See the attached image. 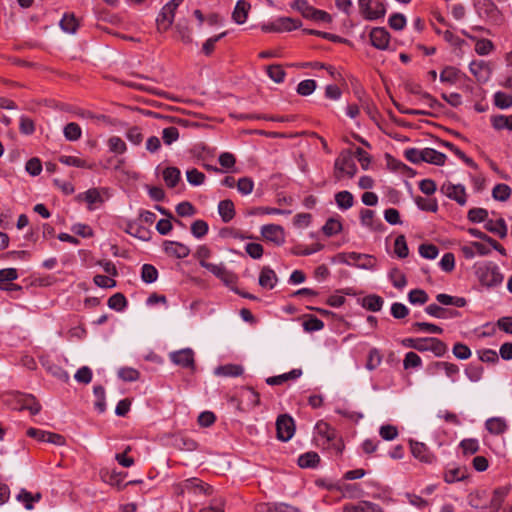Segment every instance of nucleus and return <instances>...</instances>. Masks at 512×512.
I'll return each mask as SVG.
<instances>
[{"label": "nucleus", "mask_w": 512, "mask_h": 512, "mask_svg": "<svg viewBox=\"0 0 512 512\" xmlns=\"http://www.w3.org/2000/svg\"><path fill=\"white\" fill-rule=\"evenodd\" d=\"M478 281L487 288L499 286L504 279L498 265L491 261L478 262L474 265Z\"/></svg>", "instance_id": "nucleus-1"}, {"label": "nucleus", "mask_w": 512, "mask_h": 512, "mask_svg": "<svg viewBox=\"0 0 512 512\" xmlns=\"http://www.w3.org/2000/svg\"><path fill=\"white\" fill-rule=\"evenodd\" d=\"M358 8L364 19L374 21L385 16L386 9L379 0H358Z\"/></svg>", "instance_id": "nucleus-2"}, {"label": "nucleus", "mask_w": 512, "mask_h": 512, "mask_svg": "<svg viewBox=\"0 0 512 512\" xmlns=\"http://www.w3.org/2000/svg\"><path fill=\"white\" fill-rule=\"evenodd\" d=\"M78 200L84 201L87 203V207L90 211L97 208L98 205L104 203V201L109 198L108 189L102 188H91L87 191L80 193L77 196Z\"/></svg>", "instance_id": "nucleus-3"}, {"label": "nucleus", "mask_w": 512, "mask_h": 512, "mask_svg": "<svg viewBox=\"0 0 512 512\" xmlns=\"http://www.w3.org/2000/svg\"><path fill=\"white\" fill-rule=\"evenodd\" d=\"M177 494L193 493L195 495L210 494L211 487L198 478L186 479L176 487Z\"/></svg>", "instance_id": "nucleus-4"}, {"label": "nucleus", "mask_w": 512, "mask_h": 512, "mask_svg": "<svg viewBox=\"0 0 512 512\" xmlns=\"http://www.w3.org/2000/svg\"><path fill=\"white\" fill-rule=\"evenodd\" d=\"M409 445L412 455L420 462L429 465L437 462V456L426 444L419 441L410 440Z\"/></svg>", "instance_id": "nucleus-5"}, {"label": "nucleus", "mask_w": 512, "mask_h": 512, "mask_svg": "<svg viewBox=\"0 0 512 512\" xmlns=\"http://www.w3.org/2000/svg\"><path fill=\"white\" fill-rule=\"evenodd\" d=\"M301 27V21L294 18L289 17H281L274 20L267 25H263V30H268L269 32H292Z\"/></svg>", "instance_id": "nucleus-6"}, {"label": "nucleus", "mask_w": 512, "mask_h": 512, "mask_svg": "<svg viewBox=\"0 0 512 512\" xmlns=\"http://www.w3.org/2000/svg\"><path fill=\"white\" fill-rule=\"evenodd\" d=\"M342 258L347 265H354L362 269H373L375 267V259L367 254L348 252L343 253Z\"/></svg>", "instance_id": "nucleus-7"}, {"label": "nucleus", "mask_w": 512, "mask_h": 512, "mask_svg": "<svg viewBox=\"0 0 512 512\" xmlns=\"http://www.w3.org/2000/svg\"><path fill=\"white\" fill-rule=\"evenodd\" d=\"M277 437L281 441L290 440L295 433V424L292 417L280 415L276 421Z\"/></svg>", "instance_id": "nucleus-8"}, {"label": "nucleus", "mask_w": 512, "mask_h": 512, "mask_svg": "<svg viewBox=\"0 0 512 512\" xmlns=\"http://www.w3.org/2000/svg\"><path fill=\"white\" fill-rule=\"evenodd\" d=\"M440 190L444 195L456 201L461 206H464L467 202L466 190L465 187L461 184L445 182L441 186Z\"/></svg>", "instance_id": "nucleus-9"}, {"label": "nucleus", "mask_w": 512, "mask_h": 512, "mask_svg": "<svg viewBox=\"0 0 512 512\" xmlns=\"http://www.w3.org/2000/svg\"><path fill=\"white\" fill-rule=\"evenodd\" d=\"M183 0H171L161 10L156 21L159 29L166 30L173 21L174 12Z\"/></svg>", "instance_id": "nucleus-10"}, {"label": "nucleus", "mask_w": 512, "mask_h": 512, "mask_svg": "<svg viewBox=\"0 0 512 512\" xmlns=\"http://www.w3.org/2000/svg\"><path fill=\"white\" fill-rule=\"evenodd\" d=\"M419 347L418 351H431L437 357L443 356L447 351L444 342L434 337L420 338Z\"/></svg>", "instance_id": "nucleus-11"}, {"label": "nucleus", "mask_w": 512, "mask_h": 512, "mask_svg": "<svg viewBox=\"0 0 512 512\" xmlns=\"http://www.w3.org/2000/svg\"><path fill=\"white\" fill-rule=\"evenodd\" d=\"M335 168L340 173L353 177L357 172V166L350 152H343L335 161Z\"/></svg>", "instance_id": "nucleus-12"}, {"label": "nucleus", "mask_w": 512, "mask_h": 512, "mask_svg": "<svg viewBox=\"0 0 512 512\" xmlns=\"http://www.w3.org/2000/svg\"><path fill=\"white\" fill-rule=\"evenodd\" d=\"M170 360L183 368H194V352L190 348H184L169 354Z\"/></svg>", "instance_id": "nucleus-13"}, {"label": "nucleus", "mask_w": 512, "mask_h": 512, "mask_svg": "<svg viewBox=\"0 0 512 512\" xmlns=\"http://www.w3.org/2000/svg\"><path fill=\"white\" fill-rule=\"evenodd\" d=\"M261 235L276 245H281L285 241L284 229L280 225L268 224L261 227Z\"/></svg>", "instance_id": "nucleus-14"}, {"label": "nucleus", "mask_w": 512, "mask_h": 512, "mask_svg": "<svg viewBox=\"0 0 512 512\" xmlns=\"http://www.w3.org/2000/svg\"><path fill=\"white\" fill-rule=\"evenodd\" d=\"M163 250L168 256L177 259L186 258L190 254V249L187 245L176 241H164Z\"/></svg>", "instance_id": "nucleus-15"}, {"label": "nucleus", "mask_w": 512, "mask_h": 512, "mask_svg": "<svg viewBox=\"0 0 512 512\" xmlns=\"http://www.w3.org/2000/svg\"><path fill=\"white\" fill-rule=\"evenodd\" d=\"M205 269L211 272L215 277L220 279L226 285L233 284L236 281L235 275L226 269L224 263L205 264Z\"/></svg>", "instance_id": "nucleus-16"}, {"label": "nucleus", "mask_w": 512, "mask_h": 512, "mask_svg": "<svg viewBox=\"0 0 512 512\" xmlns=\"http://www.w3.org/2000/svg\"><path fill=\"white\" fill-rule=\"evenodd\" d=\"M469 70L479 82H487L490 79V66L483 60L472 61L469 65Z\"/></svg>", "instance_id": "nucleus-17"}, {"label": "nucleus", "mask_w": 512, "mask_h": 512, "mask_svg": "<svg viewBox=\"0 0 512 512\" xmlns=\"http://www.w3.org/2000/svg\"><path fill=\"white\" fill-rule=\"evenodd\" d=\"M461 251L463 255L467 259H472L476 255L485 256L490 253V248L484 243L481 242H471L469 245H464L461 247Z\"/></svg>", "instance_id": "nucleus-18"}, {"label": "nucleus", "mask_w": 512, "mask_h": 512, "mask_svg": "<svg viewBox=\"0 0 512 512\" xmlns=\"http://www.w3.org/2000/svg\"><path fill=\"white\" fill-rule=\"evenodd\" d=\"M343 512H383L382 508L370 501H360L357 504H347Z\"/></svg>", "instance_id": "nucleus-19"}, {"label": "nucleus", "mask_w": 512, "mask_h": 512, "mask_svg": "<svg viewBox=\"0 0 512 512\" xmlns=\"http://www.w3.org/2000/svg\"><path fill=\"white\" fill-rule=\"evenodd\" d=\"M485 427L493 435H501L508 429L507 421L502 417H492L486 420Z\"/></svg>", "instance_id": "nucleus-20"}, {"label": "nucleus", "mask_w": 512, "mask_h": 512, "mask_svg": "<svg viewBox=\"0 0 512 512\" xmlns=\"http://www.w3.org/2000/svg\"><path fill=\"white\" fill-rule=\"evenodd\" d=\"M446 160V155L432 148L422 149V162L431 163L434 165H443Z\"/></svg>", "instance_id": "nucleus-21"}, {"label": "nucleus", "mask_w": 512, "mask_h": 512, "mask_svg": "<svg viewBox=\"0 0 512 512\" xmlns=\"http://www.w3.org/2000/svg\"><path fill=\"white\" fill-rule=\"evenodd\" d=\"M467 477L466 470L462 467H447L444 472V481L448 484L459 482Z\"/></svg>", "instance_id": "nucleus-22"}, {"label": "nucleus", "mask_w": 512, "mask_h": 512, "mask_svg": "<svg viewBox=\"0 0 512 512\" xmlns=\"http://www.w3.org/2000/svg\"><path fill=\"white\" fill-rule=\"evenodd\" d=\"M257 512H300L298 508L285 504H259L257 505Z\"/></svg>", "instance_id": "nucleus-23"}, {"label": "nucleus", "mask_w": 512, "mask_h": 512, "mask_svg": "<svg viewBox=\"0 0 512 512\" xmlns=\"http://www.w3.org/2000/svg\"><path fill=\"white\" fill-rule=\"evenodd\" d=\"M276 273L269 267H264L259 276V284L265 289H272L277 283Z\"/></svg>", "instance_id": "nucleus-24"}, {"label": "nucleus", "mask_w": 512, "mask_h": 512, "mask_svg": "<svg viewBox=\"0 0 512 512\" xmlns=\"http://www.w3.org/2000/svg\"><path fill=\"white\" fill-rule=\"evenodd\" d=\"M367 36L371 44L380 50L390 49V34H362L361 38Z\"/></svg>", "instance_id": "nucleus-25"}, {"label": "nucleus", "mask_w": 512, "mask_h": 512, "mask_svg": "<svg viewBox=\"0 0 512 512\" xmlns=\"http://www.w3.org/2000/svg\"><path fill=\"white\" fill-rule=\"evenodd\" d=\"M218 213L224 223L230 222L235 216L234 204L231 200H222L218 204Z\"/></svg>", "instance_id": "nucleus-26"}, {"label": "nucleus", "mask_w": 512, "mask_h": 512, "mask_svg": "<svg viewBox=\"0 0 512 512\" xmlns=\"http://www.w3.org/2000/svg\"><path fill=\"white\" fill-rule=\"evenodd\" d=\"M250 7V4L245 0H239L232 13L233 20L238 24H243L247 19Z\"/></svg>", "instance_id": "nucleus-27"}, {"label": "nucleus", "mask_w": 512, "mask_h": 512, "mask_svg": "<svg viewBox=\"0 0 512 512\" xmlns=\"http://www.w3.org/2000/svg\"><path fill=\"white\" fill-rule=\"evenodd\" d=\"M302 375L301 369H293L288 373H284L278 376L269 377L266 380L268 385H281L288 380L297 379Z\"/></svg>", "instance_id": "nucleus-28"}, {"label": "nucleus", "mask_w": 512, "mask_h": 512, "mask_svg": "<svg viewBox=\"0 0 512 512\" xmlns=\"http://www.w3.org/2000/svg\"><path fill=\"white\" fill-rule=\"evenodd\" d=\"M59 162L64 165L73 166L77 168L92 169L94 167L92 163H88L84 159L70 155H61L59 157Z\"/></svg>", "instance_id": "nucleus-29"}, {"label": "nucleus", "mask_w": 512, "mask_h": 512, "mask_svg": "<svg viewBox=\"0 0 512 512\" xmlns=\"http://www.w3.org/2000/svg\"><path fill=\"white\" fill-rule=\"evenodd\" d=\"M59 25L63 32H76L79 29V20L73 13H65Z\"/></svg>", "instance_id": "nucleus-30"}, {"label": "nucleus", "mask_w": 512, "mask_h": 512, "mask_svg": "<svg viewBox=\"0 0 512 512\" xmlns=\"http://www.w3.org/2000/svg\"><path fill=\"white\" fill-rule=\"evenodd\" d=\"M432 368L436 370H443L448 378L455 383L457 375L459 374V368L457 365L449 362H435Z\"/></svg>", "instance_id": "nucleus-31"}, {"label": "nucleus", "mask_w": 512, "mask_h": 512, "mask_svg": "<svg viewBox=\"0 0 512 512\" xmlns=\"http://www.w3.org/2000/svg\"><path fill=\"white\" fill-rule=\"evenodd\" d=\"M315 431L316 433L321 436L323 439H325L326 442H332L336 439V432L335 430L326 422L319 421L315 425Z\"/></svg>", "instance_id": "nucleus-32"}, {"label": "nucleus", "mask_w": 512, "mask_h": 512, "mask_svg": "<svg viewBox=\"0 0 512 512\" xmlns=\"http://www.w3.org/2000/svg\"><path fill=\"white\" fill-rule=\"evenodd\" d=\"M335 202L339 209L348 210L354 204V197L349 191H340L335 194Z\"/></svg>", "instance_id": "nucleus-33"}, {"label": "nucleus", "mask_w": 512, "mask_h": 512, "mask_svg": "<svg viewBox=\"0 0 512 512\" xmlns=\"http://www.w3.org/2000/svg\"><path fill=\"white\" fill-rule=\"evenodd\" d=\"M485 228L489 232L498 235L500 238H505L507 235V226L504 219H498L496 221L489 220L486 222Z\"/></svg>", "instance_id": "nucleus-34"}, {"label": "nucleus", "mask_w": 512, "mask_h": 512, "mask_svg": "<svg viewBox=\"0 0 512 512\" xmlns=\"http://www.w3.org/2000/svg\"><path fill=\"white\" fill-rule=\"evenodd\" d=\"M181 178V172L176 167H168L163 171V179L170 188L175 187Z\"/></svg>", "instance_id": "nucleus-35"}, {"label": "nucleus", "mask_w": 512, "mask_h": 512, "mask_svg": "<svg viewBox=\"0 0 512 512\" xmlns=\"http://www.w3.org/2000/svg\"><path fill=\"white\" fill-rule=\"evenodd\" d=\"M383 303V299L378 295H368L364 297L362 300V306L365 309L373 312L380 311L383 306Z\"/></svg>", "instance_id": "nucleus-36"}, {"label": "nucleus", "mask_w": 512, "mask_h": 512, "mask_svg": "<svg viewBox=\"0 0 512 512\" xmlns=\"http://www.w3.org/2000/svg\"><path fill=\"white\" fill-rule=\"evenodd\" d=\"M243 373V368L239 365L228 364L219 366L215 369V374L225 377H236Z\"/></svg>", "instance_id": "nucleus-37"}, {"label": "nucleus", "mask_w": 512, "mask_h": 512, "mask_svg": "<svg viewBox=\"0 0 512 512\" xmlns=\"http://www.w3.org/2000/svg\"><path fill=\"white\" fill-rule=\"evenodd\" d=\"M41 499V494L37 493L32 495L30 492L22 489L17 495V500L22 502L27 510L33 508V502H38Z\"/></svg>", "instance_id": "nucleus-38"}, {"label": "nucleus", "mask_w": 512, "mask_h": 512, "mask_svg": "<svg viewBox=\"0 0 512 512\" xmlns=\"http://www.w3.org/2000/svg\"><path fill=\"white\" fill-rule=\"evenodd\" d=\"M319 460L320 458L317 453L307 452L299 456L298 465L301 468H313L318 464Z\"/></svg>", "instance_id": "nucleus-39"}, {"label": "nucleus", "mask_w": 512, "mask_h": 512, "mask_svg": "<svg viewBox=\"0 0 512 512\" xmlns=\"http://www.w3.org/2000/svg\"><path fill=\"white\" fill-rule=\"evenodd\" d=\"M63 133L68 141H77L81 138L82 130L77 123L70 122L64 127Z\"/></svg>", "instance_id": "nucleus-40"}, {"label": "nucleus", "mask_w": 512, "mask_h": 512, "mask_svg": "<svg viewBox=\"0 0 512 512\" xmlns=\"http://www.w3.org/2000/svg\"><path fill=\"white\" fill-rule=\"evenodd\" d=\"M460 71L452 66L445 67L440 73V81L443 83L454 84L459 79Z\"/></svg>", "instance_id": "nucleus-41"}, {"label": "nucleus", "mask_w": 512, "mask_h": 512, "mask_svg": "<svg viewBox=\"0 0 512 512\" xmlns=\"http://www.w3.org/2000/svg\"><path fill=\"white\" fill-rule=\"evenodd\" d=\"M383 356L379 349L372 348L369 350L366 368L370 371L375 370L382 363Z\"/></svg>", "instance_id": "nucleus-42"}, {"label": "nucleus", "mask_w": 512, "mask_h": 512, "mask_svg": "<svg viewBox=\"0 0 512 512\" xmlns=\"http://www.w3.org/2000/svg\"><path fill=\"white\" fill-rule=\"evenodd\" d=\"M389 279L397 289H403L407 285L406 276L398 268L390 270Z\"/></svg>", "instance_id": "nucleus-43"}, {"label": "nucleus", "mask_w": 512, "mask_h": 512, "mask_svg": "<svg viewBox=\"0 0 512 512\" xmlns=\"http://www.w3.org/2000/svg\"><path fill=\"white\" fill-rule=\"evenodd\" d=\"M158 278L157 269L151 264H144L141 269V279L143 282L151 284Z\"/></svg>", "instance_id": "nucleus-44"}, {"label": "nucleus", "mask_w": 512, "mask_h": 512, "mask_svg": "<svg viewBox=\"0 0 512 512\" xmlns=\"http://www.w3.org/2000/svg\"><path fill=\"white\" fill-rule=\"evenodd\" d=\"M20 401L22 402V405L19 409H27L32 415L38 414L41 410V405L33 396H23Z\"/></svg>", "instance_id": "nucleus-45"}, {"label": "nucleus", "mask_w": 512, "mask_h": 512, "mask_svg": "<svg viewBox=\"0 0 512 512\" xmlns=\"http://www.w3.org/2000/svg\"><path fill=\"white\" fill-rule=\"evenodd\" d=\"M127 306V300L122 293H116L108 299V307L116 311H122Z\"/></svg>", "instance_id": "nucleus-46"}, {"label": "nucleus", "mask_w": 512, "mask_h": 512, "mask_svg": "<svg viewBox=\"0 0 512 512\" xmlns=\"http://www.w3.org/2000/svg\"><path fill=\"white\" fill-rule=\"evenodd\" d=\"M511 195V188L506 184H497L492 190V196L495 200L506 201Z\"/></svg>", "instance_id": "nucleus-47"}, {"label": "nucleus", "mask_w": 512, "mask_h": 512, "mask_svg": "<svg viewBox=\"0 0 512 512\" xmlns=\"http://www.w3.org/2000/svg\"><path fill=\"white\" fill-rule=\"evenodd\" d=\"M394 252L399 258H405L408 256L409 250L404 235L396 237L394 242Z\"/></svg>", "instance_id": "nucleus-48"}, {"label": "nucleus", "mask_w": 512, "mask_h": 512, "mask_svg": "<svg viewBox=\"0 0 512 512\" xmlns=\"http://www.w3.org/2000/svg\"><path fill=\"white\" fill-rule=\"evenodd\" d=\"M494 103L500 109H507L512 106V95L498 91L494 94Z\"/></svg>", "instance_id": "nucleus-49"}, {"label": "nucleus", "mask_w": 512, "mask_h": 512, "mask_svg": "<svg viewBox=\"0 0 512 512\" xmlns=\"http://www.w3.org/2000/svg\"><path fill=\"white\" fill-rule=\"evenodd\" d=\"M241 398L251 407H256L260 404L259 394L251 388L243 390Z\"/></svg>", "instance_id": "nucleus-50"}, {"label": "nucleus", "mask_w": 512, "mask_h": 512, "mask_svg": "<svg viewBox=\"0 0 512 512\" xmlns=\"http://www.w3.org/2000/svg\"><path fill=\"white\" fill-rule=\"evenodd\" d=\"M317 87V84L312 79H306L301 81L297 86V93L301 96L311 95Z\"/></svg>", "instance_id": "nucleus-51"}, {"label": "nucleus", "mask_w": 512, "mask_h": 512, "mask_svg": "<svg viewBox=\"0 0 512 512\" xmlns=\"http://www.w3.org/2000/svg\"><path fill=\"white\" fill-rule=\"evenodd\" d=\"M341 229H342V224L340 223L339 220L334 219V218L328 219L322 228L323 233L326 236L335 235V234L339 233L341 231Z\"/></svg>", "instance_id": "nucleus-52"}, {"label": "nucleus", "mask_w": 512, "mask_h": 512, "mask_svg": "<svg viewBox=\"0 0 512 512\" xmlns=\"http://www.w3.org/2000/svg\"><path fill=\"white\" fill-rule=\"evenodd\" d=\"M267 74L275 83H281L285 78V71L280 65H270L267 67Z\"/></svg>", "instance_id": "nucleus-53"}, {"label": "nucleus", "mask_w": 512, "mask_h": 512, "mask_svg": "<svg viewBox=\"0 0 512 512\" xmlns=\"http://www.w3.org/2000/svg\"><path fill=\"white\" fill-rule=\"evenodd\" d=\"M428 298V294L422 289L411 290L408 294V300L411 304H425Z\"/></svg>", "instance_id": "nucleus-54"}, {"label": "nucleus", "mask_w": 512, "mask_h": 512, "mask_svg": "<svg viewBox=\"0 0 512 512\" xmlns=\"http://www.w3.org/2000/svg\"><path fill=\"white\" fill-rule=\"evenodd\" d=\"M422 366V359L415 352L406 353L403 360V367L405 369L419 368Z\"/></svg>", "instance_id": "nucleus-55"}, {"label": "nucleus", "mask_w": 512, "mask_h": 512, "mask_svg": "<svg viewBox=\"0 0 512 512\" xmlns=\"http://www.w3.org/2000/svg\"><path fill=\"white\" fill-rule=\"evenodd\" d=\"M108 147L111 152L123 154L126 151L125 142L118 136H112L108 140Z\"/></svg>", "instance_id": "nucleus-56"}, {"label": "nucleus", "mask_w": 512, "mask_h": 512, "mask_svg": "<svg viewBox=\"0 0 512 512\" xmlns=\"http://www.w3.org/2000/svg\"><path fill=\"white\" fill-rule=\"evenodd\" d=\"M211 254V250L206 245H200L196 249L195 258L199 261L200 266L205 268V264H211L208 262Z\"/></svg>", "instance_id": "nucleus-57"}, {"label": "nucleus", "mask_w": 512, "mask_h": 512, "mask_svg": "<svg viewBox=\"0 0 512 512\" xmlns=\"http://www.w3.org/2000/svg\"><path fill=\"white\" fill-rule=\"evenodd\" d=\"M389 26L393 30H402L406 25V17L401 13H394L388 19Z\"/></svg>", "instance_id": "nucleus-58"}, {"label": "nucleus", "mask_w": 512, "mask_h": 512, "mask_svg": "<svg viewBox=\"0 0 512 512\" xmlns=\"http://www.w3.org/2000/svg\"><path fill=\"white\" fill-rule=\"evenodd\" d=\"M187 181L193 186H199L204 183L205 175L199 170L193 168L186 172Z\"/></svg>", "instance_id": "nucleus-59"}, {"label": "nucleus", "mask_w": 512, "mask_h": 512, "mask_svg": "<svg viewBox=\"0 0 512 512\" xmlns=\"http://www.w3.org/2000/svg\"><path fill=\"white\" fill-rule=\"evenodd\" d=\"M208 229V224L203 220H196L191 225V233L198 239L204 237Z\"/></svg>", "instance_id": "nucleus-60"}, {"label": "nucleus", "mask_w": 512, "mask_h": 512, "mask_svg": "<svg viewBox=\"0 0 512 512\" xmlns=\"http://www.w3.org/2000/svg\"><path fill=\"white\" fill-rule=\"evenodd\" d=\"M254 188V182L249 177H242L237 181V190L242 195H249Z\"/></svg>", "instance_id": "nucleus-61"}, {"label": "nucleus", "mask_w": 512, "mask_h": 512, "mask_svg": "<svg viewBox=\"0 0 512 512\" xmlns=\"http://www.w3.org/2000/svg\"><path fill=\"white\" fill-rule=\"evenodd\" d=\"M438 253V248L433 244H422L419 247V254L425 259H435Z\"/></svg>", "instance_id": "nucleus-62"}, {"label": "nucleus", "mask_w": 512, "mask_h": 512, "mask_svg": "<svg viewBox=\"0 0 512 512\" xmlns=\"http://www.w3.org/2000/svg\"><path fill=\"white\" fill-rule=\"evenodd\" d=\"M179 138V130L174 126L167 127L162 131V139L166 145H170Z\"/></svg>", "instance_id": "nucleus-63"}, {"label": "nucleus", "mask_w": 512, "mask_h": 512, "mask_svg": "<svg viewBox=\"0 0 512 512\" xmlns=\"http://www.w3.org/2000/svg\"><path fill=\"white\" fill-rule=\"evenodd\" d=\"M225 500L222 497H216L211 500L208 507L202 508L199 512H224Z\"/></svg>", "instance_id": "nucleus-64"}]
</instances>
